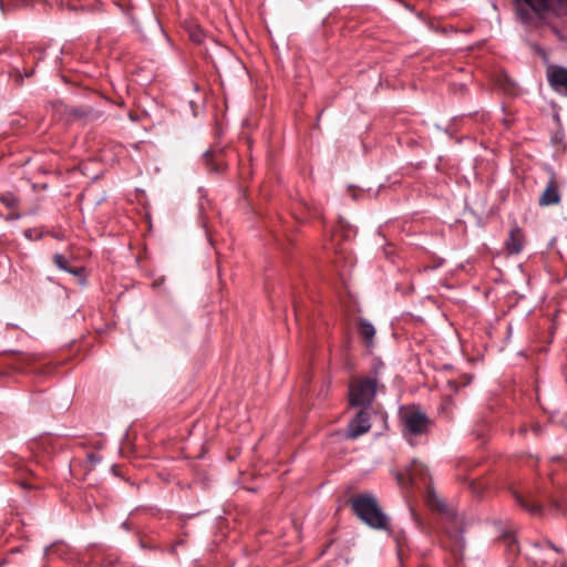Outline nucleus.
Listing matches in <instances>:
<instances>
[{
    "instance_id": "11",
    "label": "nucleus",
    "mask_w": 567,
    "mask_h": 567,
    "mask_svg": "<svg viewBox=\"0 0 567 567\" xmlns=\"http://www.w3.org/2000/svg\"><path fill=\"white\" fill-rule=\"evenodd\" d=\"M517 503L532 514H538L542 511V505L537 502H528L520 495H516Z\"/></svg>"
},
{
    "instance_id": "6",
    "label": "nucleus",
    "mask_w": 567,
    "mask_h": 567,
    "mask_svg": "<svg viewBox=\"0 0 567 567\" xmlns=\"http://www.w3.org/2000/svg\"><path fill=\"white\" fill-rule=\"evenodd\" d=\"M371 429L370 413L368 409H361L354 417L349 422L346 437L357 439L362 434L369 432Z\"/></svg>"
},
{
    "instance_id": "21",
    "label": "nucleus",
    "mask_w": 567,
    "mask_h": 567,
    "mask_svg": "<svg viewBox=\"0 0 567 567\" xmlns=\"http://www.w3.org/2000/svg\"><path fill=\"white\" fill-rule=\"evenodd\" d=\"M89 461L92 463V464H96L101 461V458L96 455V454H90L89 455Z\"/></svg>"
},
{
    "instance_id": "15",
    "label": "nucleus",
    "mask_w": 567,
    "mask_h": 567,
    "mask_svg": "<svg viewBox=\"0 0 567 567\" xmlns=\"http://www.w3.org/2000/svg\"><path fill=\"white\" fill-rule=\"evenodd\" d=\"M53 264L61 270H69V265L66 258L61 254L53 255Z\"/></svg>"
},
{
    "instance_id": "10",
    "label": "nucleus",
    "mask_w": 567,
    "mask_h": 567,
    "mask_svg": "<svg viewBox=\"0 0 567 567\" xmlns=\"http://www.w3.org/2000/svg\"><path fill=\"white\" fill-rule=\"evenodd\" d=\"M359 334L368 348L373 346L375 329L369 320L364 318L359 320Z\"/></svg>"
},
{
    "instance_id": "26",
    "label": "nucleus",
    "mask_w": 567,
    "mask_h": 567,
    "mask_svg": "<svg viewBox=\"0 0 567 567\" xmlns=\"http://www.w3.org/2000/svg\"><path fill=\"white\" fill-rule=\"evenodd\" d=\"M555 506L560 509L563 507V505L560 503H556Z\"/></svg>"
},
{
    "instance_id": "2",
    "label": "nucleus",
    "mask_w": 567,
    "mask_h": 567,
    "mask_svg": "<svg viewBox=\"0 0 567 567\" xmlns=\"http://www.w3.org/2000/svg\"><path fill=\"white\" fill-rule=\"evenodd\" d=\"M354 514L369 527L388 529L389 519L380 509L375 497L371 494H358L350 501Z\"/></svg>"
},
{
    "instance_id": "4",
    "label": "nucleus",
    "mask_w": 567,
    "mask_h": 567,
    "mask_svg": "<svg viewBox=\"0 0 567 567\" xmlns=\"http://www.w3.org/2000/svg\"><path fill=\"white\" fill-rule=\"evenodd\" d=\"M378 381L374 378L353 380L349 385V401L352 406L368 409L377 395Z\"/></svg>"
},
{
    "instance_id": "18",
    "label": "nucleus",
    "mask_w": 567,
    "mask_h": 567,
    "mask_svg": "<svg viewBox=\"0 0 567 567\" xmlns=\"http://www.w3.org/2000/svg\"><path fill=\"white\" fill-rule=\"evenodd\" d=\"M66 272L73 275V276H81L82 272H83V268H73V267H69V270H66Z\"/></svg>"
},
{
    "instance_id": "17",
    "label": "nucleus",
    "mask_w": 567,
    "mask_h": 567,
    "mask_svg": "<svg viewBox=\"0 0 567 567\" xmlns=\"http://www.w3.org/2000/svg\"><path fill=\"white\" fill-rule=\"evenodd\" d=\"M517 14H518L520 21L524 23H528L530 20V17H532L530 12L525 8H518Z\"/></svg>"
},
{
    "instance_id": "16",
    "label": "nucleus",
    "mask_w": 567,
    "mask_h": 567,
    "mask_svg": "<svg viewBox=\"0 0 567 567\" xmlns=\"http://www.w3.org/2000/svg\"><path fill=\"white\" fill-rule=\"evenodd\" d=\"M24 237L29 240H40L43 237V233L37 228H28L24 230Z\"/></svg>"
},
{
    "instance_id": "5",
    "label": "nucleus",
    "mask_w": 567,
    "mask_h": 567,
    "mask_svg": "<svg viewBox=\"0 0 567 567\" xmlns=\"http://www.w3.org/2000/svg\"><path fill=\"white\" fill-rule=\"evenodd\" d=\"M546 547L536 543L527 553V557L537 567H555V556L560 553V549L547 542Z\"/></svg>"
},
{
    "instance_id": "14",
    "label": "nucleus",
    "mask_w": 567,
    "mask_h": 567,
    "mask_svg": "<svg viewBox=\"0 0 567 567\" xmlns=\"http://www.w3.org/2000/svg\"><path fill=\"white\" fill-rule=\"evenodd\" d=\"M0 202L8 208H14L19 199L13 194L7 193L0 194Z\"/></svg>"
},
{
    "instance_id": "3",
    "label": "nucleus",
    "mask_w": 567,
    "mask_h": 567,
    "mask_svg": "<svg viewBox=\"0 0 567 567\" xmlns=\"http://www.w3.org/2000/svg\"><path fill=\"white\" fill-rule=\"evenodd\" d=\"M401 420L403 424V435L411 445L414 444V437L424 435L429 432L430 419L415 405L402 409Z\"/></svg>"
},
{
    "instance_id": "12",
    "label": "nucleus",
    "mask_w": 567,
    "mask_h": 567,
    "mask_svg": "<svg viewBox=\"0 0 567 567\" xmlns=\"http://www.w3.org/2000/svg\"><path fill=\"white\" fill-rule=\"evenodd\" d=\"M502 539L511 554L518 553L517 540L512 532H505L502 536Z\"/></svg>"
},
{
    "instance_id": "22",
    "label": "nucleus",
    "mask_w": 567,
    "mask_h": 567,
    "mask_svg": "<svg viewBox=\"0 0 567 567\" xmlns=\"http://www.w3.org/2000/svg\"><path fill=\"white\" fill-rule=\"evenodd\" d=\"M532 431H533V433H534L536 436H538V435L540 434V432H542V427H540V425H539V424H534V425L532 426Z\"/></svg>"
},
{
    "instance_id": "27",
    "label": "nucleus",
    "mask_w": 567,
    "mask_h": 567,
    "mask_svg": "<svg viewBox=\"0 0 567 567\" xmlns=\"http://www.w3.org/2000/svg\"><path fill=\"white\" fill-rule=\"evenodd\" d=\"M475 435H476V437H481V436H482V433H481V432H477Z\"/></svg>"
},
{
    "instance_id": "20",
    "label": "nucleus",
    "mask_w": 567,
    "mask_h": 567,
    "mask_svg": "<svg viewBox=\"0 0 567 567\" xmlns=\"http://www.w3.org/2000/svg\"><path fill=\"white\" fill-rule=\"evenodd\" d=\"M213 156H214V153L210 152V151H207L205 154H204V159L206 162L207 165H210V161L213 159Z\"/></svg>"
},
{
    "instance_id": "8",
    "label": "nucleus",
    "mask_w": 567,
    "mask_h": 567,
    "mask_svg": "<svg viewBox=\"0 0 567 567\" xmlns=\"http://www.w3.org/2000/svg\"><path fill=\"white\" fill-rule=\"evenodd\" d=\"M525 236L524 231L520 227L514 226L509 234L508 238L505 241V248L508 254L517 255L522 251L524 247Z\"/></svg>"
},
{
    "instance_id": "25",
    "label": "nucleus",
    "mask_w": 567,
    "mask_h": 567,
    "mask_svg": "<svg viewBox=\"0 0 567 567\" xmlns=\"http://www.w3.org/2000/svg\"><path fill=\"white\" fill-rule=\"evenodd\" d=\"M449 384H450L452 388H456L455 382L449 381Z\"/></svg>"
},
{
    "instance_id": "23",
    "label": "nucleus",
    "mask_w": 567,
    "mask_h": 567,
    "mask_svg": "<svg viewBox=\"0 0 567 567\" xmlns=\"http://www.w3.org/2000/svg\"><path fill=\"white\" fill-rule=\"evenodd\" d=\"M519 435H525L527 433V427L525 425H522L517 430Z\"/></svg>"
},
{
    "instance_id": "19",
    "label": "nucleus",
    "mask_w": 567,
    "mask_h": 567,
    "mask_svg": "<svg viewBox=\"0 0 567 567\" xmlns=\"http://www.w3.org/2000/svg\"><path fill=\"white\" fill-rule=\"evenodd\" d=\"M550 29H551L553 33H554V34H555L559 40H563V39H564L561 31H560L557 27L551 25V27H550Z\"/></svg>"
},
{
    "instance_id": "1",
    "label": "nucleus",
    "mask_w": 567,
    "mask_h": 567,
    "mask_svg": "<svg viewBox=\"0 0 567 567\" xmlns=\"http://www.w3.org/2000/svg\"><path fill=\"white\" fill-rule=\"evenodd\" d=\"M396 481L401 488L417 487L424 488V498L426 505L447 518L455 517V511L450 508L445 502L435 493L431 476L424 464L413 461L405 472L396 473Z\"/></svg>"
},
{
    "instance_id": "7",
    "label": "nucleus",
    "mask_w": 567,
    "mask_h": 567,
    "mask_svg": "<svg viewBox=\"0 0 567 567\" xmlns=\"http://www.w3.org/2000/svg\"><path fill=\"white\" fill-rule=\"evenodd\" d=\"M549 86L558 94L567 96V68L549 65L546 71Z\"/></svg>"
},
{
    "instance_id": "13",
    "label": "nucleus",
    "mask_w": 567,
    "mask_h": 567,
    "mask_svg": "<svg viewBox=\"0 0 567 567\" xmlns=\"http://www.w3.org/2000/svg\"><path fill=\"white\" fill-rule=\"evenodd\" d=\"M189 38L193 42L200 44L205 39V33L203 29L198 25H190L189 30Z\"/></svg>"
},
{
    "instance_id": "24",
    "label": "nucleus",
    "mask_w": 567,
    "mask_h": 567,
    "mask_svg": "<svg viewBox=\"0 0 567 567\" xmlns=\"http://www.w3.org/2000/svg\"><path fill=\"white\" fill-rule=\"evenodd\" d=\"M21 217V215L19 213H12L8 219H19Z\"/></svg>"
},
{
    "instance_id": "9",
    "label": "nucleus",
    "mask_w": 567,
    "mask_h": 567,
    "mask_svg": "<svg viewBox=\"0 0 567 567\" xmlns=\"http://www.w3.org/2000/svg\"><path fill=\"white\" fill-rule=\"evenodd\" d=\"M561 197L559 193L558 185L554 178H551L543 194L540 195L538 199V204L540 206H550V205H557L559 204Z\"/></svg>"
}]
</instances>
